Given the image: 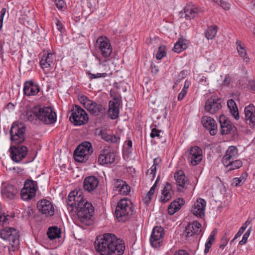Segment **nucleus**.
Here are the masks:
<instances>
[{
  "label": "nucleus",
  "instance_id": "nucleus-60",
  "mask_svg": "<svg viewBox=\"0 0 255 255\" xmlns=\"http://www.w3.org/2000/svg\"><path fill=\"white\" fill-rule=\"evenodd\" d=\"M6 11V10L5 8H3L1 10L0 15V22H3V17L5 14Z\"/></svg>",
  "mask_w": 255,
  "mask_h": 255
},
{
  "label": "nucleus",
  "instance_id": "nucleus-7",
  "mask_svg": "<svg viewBox=\"0 0 255 255\" xmlns=\"http://www.w3.org/2000/svg\"><path fill=\"white\" fill-rule=\"evenodd\" d=\"M9 132L10 139L13 143H21L25 140V127L22 123H13Z\"/></svg>",
  "mask_w": 255,
  "mask_h": 255
},
{
  "label": "nucleus",
  "instance_id": "nucleus-16",
  "mask_svg": "<svg viewBox=\"0 0 255 255\" xmlns=\"http://www.w3.org/2000/svg\"><path fill=\"white\" fill-rule=\"evenodd\" d=\"M219 122L222 134H227L231 132H233V133H236V128L231 124L230 121L225 116L221 115L220 116Z\"/></svg>",
  "mask_w": 255,
  "mask_h": 255
},
{
  "label": "nucleus",
  "instance_id": "nucleus-33",
  "mask_svg": "<svg viewBox=\"0 0 255 255\" xmlns=\"http://www.w3.org/2000/svg\"><path fill=\"white\" fill-rule=\"evenodd\" d=\"M17 193V189L12 185H7L2 191L3 196L9 200L14 199Z\"/></svg>",
  "mask_w": 255,
  "mask_h": 255
},
{
  "label": "nucleus",
  "instance_id": "nucleus-19",
  "mask_svg": "<svg viewBox=\"0 0 255 255\" xmlns=\"http://www.w3.org/2000/svg\"><path fill=\"white\" fill-rule=\"evenodd\" d=\"M174 178L176 181L177 190L179 192H183L189 185L188 180L186 177L184 172L179 170L175 173Z\"/></svg>",
  "mask_w": 255,
  "mask_h": 255
},
{
  "label": "nucleus",
  "instance_id": "nucleus-55",
  "mask_svg": "<svg viewBox=\"0 0 255 255\" xmlns=\"http://www.w3.org/2000/svg\"><path fill=\"white\" fill-rule=\"evenodd\" d=\"M157 166L153 165L151 167L150 169L149 170H148V172H149L150 174L152 175V179H153L155 177V173H156V171L157 170Z\"/></svg>",
  "mask_w": 255,
  "mask_h": 255
},
{
  "label": "nucleus",
  "instance_id": "nucleus-18",
  "mask_svg": "<svg viewBox=\"0 0 255 255\" xmlns=\"http://www.w3.org/2000/svg\"><path fill=\"white\" fill-rule=\"evenodd\" d=\"M222 108L221 101L219 99L211 98L205 103V109L206 112L213 114Z\"/></svg>",
  "mask_w": 255,
  "mask_h": 255
},
{
  "label": "nucleus",
  "instance_id": "nucleus-62",
  "mask_svg": "<svg viewBox=\"0 0 255 255\" xmlns=\"http://www.w3.org/2000/svg\"><path fill=\"white\" fill-rule=\"evenodd\" d=\"M33 214V210L30 207H28L27 208L25 209L24 211V214L25 215H31Z\"/></svg>",
  "mask_w": 255,
  "mask_h": 255
},
{
  "label": "nucleus",
  "instance_id": "nucleus-38",
  "mask_svg": "<svg viewBox=\"0 0 255 255\" xmlns=\"http://www.w3.org/2000/svg\"><path fill=\"white\" fill-rule=\"evenodd\" d=\"M47 235L51 240H53L60 237V231L57 227H50L47 231Z\"/></svg>",
  "mask_w": 255,
  "mask_h": 255
},
{
  "label": "nucleus",
  "instance_id": "nucleus-46",
  "mask_svg": "<svg viewBox=\"0 0 255 255\" xmlns=\"http://www.w3.org/2000/svg\"><path fill=\"white\" fill-rule=\"evenodd\" d=\"M25 117L28 121L32 122L35 123L38 120V119H36V116L33 112V108L31 111L28 112L25 114Z\"/></svg>",
  "mask_w": 255,
  "mask_h": 255
},
{
  "label": "nucleus",
  "instance_id": "nucleus-4",
  "mask_svg": "<svg viewBox=\"0 0 255 255\" xmlns=\"http://www.w3.org/2000/svg\"><path fill=\"white\" fill-rule=\"evenodd\" d=\"M133 211L131 201L127 199L120 200L115 210V215L120 222H125L132 215Z\"/></svg>",
  "mask_w": 255,
  "mask_h": 255
},
{
  "label": "nucleus",
  "instance_id": "nucleus-20",
  "mask_svg": "<svg viewBox=\"0 0 255 255\" xmlns=\"http://www.w3.org/2000/svg\"><path fill=\"white\" fill-rule=\"evenodd\" d=\"M255 107L253 104L247 106L245 108V120L251 128H255Z\"/></svg>",
  "mask_w": 255,
  "mask_h": 255
},
{
  "label": "nucleus",
  "instance_id": "nucleus-17",
  "mask_svg": "<svg viewBox=\"0 0 255 255\" xmlns=\"http://www.w3.org/2000/svg\"><path fill=\"white\" fill-rule=\"evenodd\" d=\"M115 160V155L111 151L109 148H104L101 151L98 158V162L100 164L112 163Z\"/></svg>",
  "mask_w": 255,
  "mask_h": 255
},
{
  "label": "nucleus",
  "instance_id": "nucleus-54",
  "mask_svg": "<svg viewBox=\"0 0 255 255\" xmlns=\"http://www.w3.org/2000/svg\"><path fill=\"white\" fill-rule=\"evenodd\" d=\"M187 91H186L185 89H182L181 92L179 94L178 96V100L181 101L186 96L187 94Z\"/></svg>",
  "mask_w": 255,
  "mask_h": 255
},
{
  "label": "nucleus",
  "instance_id": "nucleus-61",
  "mask_svg": "<svg viewBox=\"0 0 255 255\" xmlns=\"http://www.w3.org/2000/svg\"><path fill=\"white\" fill-rule=\"evenodd\" d=\"M161 162V159L159 157H157L154 159L153 160V165L156 166L157 167L159 166V164Z\"/></svg>",
  "mask_w": 255,
  "mask_h": 255
},
{
  "label": "nucleus",
  "instance_id": "nucleus-10",
  "mask_svg": "<svg viewBox=\"0 0 255 255\" xmlns=\"http://www.w3.org/2000/svg\"><path fill=\"white\" fill-rule=\"evenodd\" d=\"M85 201L83 192L80 190H74L71 191L66 199L67 205L71 207H75L76 209Z\"/></svg>",
  "mask_w": 255,
  "mask_h": 255
},
{
  "label": "nucleus",
  "instance_id": "nucleus-50",
  "mask_svg": "<svg viewBox=\"0 0 255 255\" xmlns=\"http://www.w3.org/2000/svg\"><path fill=\"white\" fill-rule=\"evenodd\" d=\"M153 194L149 192L148 191V192L147 193V194L146 195V196L143 198V202L146 204H148L149 203V202H150L151 201V199L152 198V197L153 196Z\"/></svg>",
  "mask_w": 255,
  "mask_h": 255
},
{
  "label": "nucleus",
  "instance_id": "nucleus-6",
  "mask_svg": "<svg viewBox=\"0 0 255 255\" xmlns=\"http://www.w3.org/2000/svg\"><path fill=\"white\" fill-rule=\"evenodd\" d=\"M89 117L85 112L79 106H75L71 111L70 120L75 126H81L88 122Z\"/></svg>",
  "mask_w": 255,
  "mask_h": 255
},
{
  "label": "nucleus",
  "instance_id": "nucleus-51",
  "mask_svg": "<svg viewBox=\"0 0 255 255\" xmlns=\"http://www.w3.org/2000/svg\"><path fill=\"white\" fill-rule=\"evenodd\" d=\"M231 78L229 74L225 75V77L222 82V85L224 86H228L231 82Z\"/></svg>",
  "mask_w": 255,
  "mask_h": 255
},
{
  "label": "nucleus",
  "instance_id": "nucleus-5",
  "mask_svg": "<svg viewBox=\"0 0 255 255\" xmlns=\"http://www.w3.org/2000/svg\"><path fill=\"white\" fill-rule=\"evenodd\" d=\"M93 149L90 142L85 141L79 145L74 152V157L76 161H86L92 153Z\"/></svg>",
  "mask_w": 255,
  "mask_h": 255
},
{
  "label": "nucleus",
  "instance_id": "nucleus-1",
  "mask_svg": "<svg viewBox=\"0 0 255 255\" xmlns=\"http://www.w3.org/2000/svg\"><path fill=\"white\" fill-rule=\"evenodd\" d=\"M95 246L96 251L101 255H122L125 250L124 241L112 233L98 237Z\"/></svg>",
  "mask_w": 255,
  "mask_h": 255
},
{
  "label": "nucleus",
  "instance_id": "nucleus-63",
  "mask_svg": "<svg viewBox=\"0 0 255 255\" xmlns=\"http://www.w3.org/2000/svg\"><path fill=\"white\" fill-rule=\"evenodd\" d=\"M247 176H248L247 173L246 172H245V173H243L241 175V176L240 177H239L238 178H240V180H242L241 182H243V183H244L246 181Z\"/></svg>",
  "mask_w": 255,
  "mask_h": 255
},
{
  "label": "nucleus",
  "instance_id": "nucleus-21",
  "mask_svg": "<svg viewBox=\"0 0 255 255\" xmlns=\"http://www.w3.org/2000/svg\"><path fill=\"white\" fill-rule=\"evenodd\" d=\"M27 153V149L25 146L11 147V158L14 162H18L26 156Z\"/></svg>",
  "mask_w": 255,
  "mask_h": 255
},
{
  "label": "nucleus",
  "instance_id": "nucleus-25",
  "mask_svg": "<svg viewBox=\"0 0 255 255\" xmlns=\"http://www.w3.org/2000/svg\"><path fill=\"white\" fill-rule=\"evenodd\" d=\"M86 109L95 116L103 115L105 113V108L103 105L92 100L87 104Z\"/></svg>",
  "mask_w": 255,
  "mask_h": 255
},
{
  "label": "nucleus",
  "instance_id": "nucleus-24",
  "mask_svg": "<svg viewBox=\"0 0 255 255\" xmlns=\"http://www.w3.org/2000/svg\"><path fill=\"white\" fill-rule=\"evenodd\" d=\"M120 105L119 98H115L113 101H110L108 111V116L112 119H117L120 113L119 106Z\"/></svg>",
  "mask_w": 255,
  "mask_h": 255
},
{
  "label": "nucleus",
  "instance_id": "nucleus-53",
  "mask_svg": "<svg viewBox=\"0 0 255 255\" xmlns=\"http://www.w3.org/2000/svg\"><path fill=\"white\" fill-rule=\"evenodd\" d=\"M241 181L242 180H240V178L236 177L233 179L232 184L236 187H238L244 184Z\"/></svg>",
  "mask_w": 255,
  "mask_h": 255
},
{
  "label": "nucleus",
  "instance_id": "nucleus-57",
  "mask_svg": "<svg viewBox=\"0 0 255 255\" xmlns=\"http://www.w3.org/2000/svg\"><path fill=\"white\" fill-rule=\"evenodd\" d=\"M245 230H246V229L245 228V227L242 226L241 228L239 229L238 233L236 234L234 238L233 239V240H235L238 238L240 237L242 235V234L244 233V232L245 231Z\"/></svg>",
  "mask_w": 255,
  "mask_h": 255
},
{
  "label": "nucleus",
  "instance_id": "nucleus-3",
  "mask_svg": "<svg viewBox=\"0 0 255 255\" xmlns=\"http://www.w3.org/2000/svg\"><path fill=\"white\" fill-rule=\"evenodd\" d=\"M33 112L36 119L45 124H53L56 120V114L50 107L36 106L33 108Z\"/></svg>",
  "mask_w": 255,
  "mask_h": 255
},
{
  "label": "nucleus",
  "instance_id": "nucleus-32",
  "mask_svg": "<svg viewBox=\"0 0 255 255\" xmlns=\"http://www.w3.org/2000/svg\"><path fill=\"white\" fill-rule=\"evenodd\" d=\"M185 201L182 198H178L173 201L168 208V213L172 215L181 207V206L184 204Z\"/></svg>",
  "mask_w": 255,
  "mask_h": 255
},
{
  "label": "nucleus",
  "instance_id": "nucleus-8",
  "mask_svg": "<svg viewBox=\"0 0 255 255\" xmlns=\"http://www.w3.org/2000/svg\"><path fill=\"white\" fill-rule=\"evenodd\" d=\"M76 210L78 219L83 223L91 219L94 212L92 204L87 201L81 204Z\"/></svg>",
  "mask_w": 255,
  "mask_h": 255
},
{
  "label": "nucleus",
  "instance_id": "nucleus-14",
  "mask_svg": "<svg viewBox=\"0 0 255 255\" xmlns=\"http://www.w3.org/2000/svg\"><path fill=\"white\" fill-rule=\"evenodd\" d=\"M97 47L104 57H109L112 52L109 40L106 37H100L97 40Z\"/></svg>",
  "mask_w": 255,
  "mask_h": 255
},
{
  "label": "nucleus",
  "instance_id": "nucleus-11",
  "mask_svg": "<svg viewBox=\"0 0 255 255\" xmlns=\"http://www.w3.org/2000/svg\"><path fill=\"white\" fill-rule=\"evenodd\" d=\"M37 209L41 214L49 217L54 215L55 209L53 203L46 199H42L37 203Z\"/></svg>",
  "mask_w": 255,
  "mask_h": 255
},
{
  "label": "nucleus",
  "instance_id": "nucleus-58",
  "mask_svg": "<svg viewBox=\"0 0 255 255\" xmlns=\"http://www.w3.org/2000/svg\"><path fill=\"white\" fill-rule=\"evenodd\" d=\"M173 255H189V254L185 250H179L176 252Z\"/></svg>",
  "mask_w": 255,
  "mask_h": 255
},
{
  "label": "nucleus",
  "instance_id": "nucleus-47",
  "mask_svg": "<svg viewBox=\"0 0 255 255\" xmlns=\"http://www.w3.org/2000/svg\"><path fill=\"white\" fill-rule=\"evenodd\" d=\"M252 230V228L250 227L247 231L246 232V233L244 235L243 237V239L241 241H240L239 244L241 245H244L246 243L248 238H249L251 232Z\"/></svg>",
  "mask_w": 255,
  "mask_h": 255
},
{
  "label": "nucleus",
  "instance_id": "nucleus-34",
  "mask_svg": "<svg viewBox=\"0 0 255 255\" xmlns=\"http://www.w3.org/2000/svg\"><path fill=\"white\" fill-rule=\"evenodd\" d=\"M171 190V185L167 183L162 192V196L160 199L161 202L165 203L171 199L172 196Z\"/></svg>",
  "mask_w": 255,
  "mask_h": 255
},
{
  "label": "nucleus",
  "instance_id": "nucleus-56",
  "mask_svg": "<svg viewBox=\"0 0 255 255\" xmlns=\"http://www.w3.org/2000/svg\"><path fill=\"white\" fill-rule=\"evenodd\" d=\"M217 3L220 4L225 9H229V4L222 0H219L218 2Z\"/></svg>",
  "mask_w": 255,
  "mask_h": 255
},
{
  "label": "nucleus",
  "instance_id": "nucleus-42",
  "mask_svg": "<svg viewBox=\"0 0 255 255\" xmlns=\"http://www.w3.org/2000/svg\"><path fill=\"white\" fill-rule=\"evenodd\" d=\"M237 50L240 56L246 60V62H248L249 58L247 56L246 51L240 43L237 45Z\"/></svg>",
  "mask_w": 255,
  "mask_h": 255
},
{
  "label": "nucleus",
  "instance_id": "nucleus-15",
  "mask_svg": "<svg viewBox=\"0 0 255 255\" xmlns=\"http://www.w3.org/2000/svg\"><path fill=\"white\" fill-rule=\"evenodd\" d=\"M203 158L202 150L197 146L191 147L188 155V160L193 166L198 164Z\"/></svg>",
  "mask_w": 255,
  "mask_h": 255
},
{
  "label": "nucleus",
  "instance_id": "nucleus-45",
  "mask_svg": "<svg viewBox=\"0 0 255 255\" xmlns=\"http://www.w3.org/2000/svg\"><path fill=\"white\" fill-rule=\"evenodd\" d=\"M87 74L89 77V78L93 79H97L100 78H105L107 76L108 74L106 73H97V74H92L90 72H87Z\"/></svg>",
  "mask_w": 255,
  "mask_h": 255
},
{
  "label": "nucleus",
  "instance_id": "nucleus-49",
  "mask_svg": "<svg viewBox=\"0 0 255 255\" xmlns=\"http://www.w3.org/2000/svg\"><path fill=\"white\" fill-rule=\"evenodd\" d=\"M79 101L81 104H82L85 108L87 107V104L88 103V102H90L91 100L89 99L88 97H87L85 96H82L79 98Z\"/></svg>",
  "mask_w": 255,
  "mask_h": 255
},
{
  "label": "nucleus",
  "instance_id": "nucleus-31",
  "mask_svg": "<svg viewBox=\"0 0 255 255\" xmlns=\"http://www.w3.org/2000/svg\"><path fill=\"white\" fill-rule=\"evenodd\" d=\"M201 227V225L196 221L189 223L185 228L186 236L191 237L197 234L199 231H200Z\"/></svg>",
  "mask_w": 255,
  "mask_h": 255
},
{
  "label": "nucleus",
  "instance_id": "nucleus-59",
  "mask_svg": "<svg viewBox=\"0 0 255 255\" xmlns=\"http://www.w3.org/2000/svg\"><path fill=\"white\" fill-rule=\"evenodd\" d=\"M249 88L253 91H255V81H250L248 85Z\"/></svg>",
  "mask_w": 255,
  "mask_h": 255
},
{
  "label": "nucleus",
  "instance_id": "nucleus-39",
  "mask_svg": "<svg viewBox=\"0 0 255 255\" xmlns=\"http://www.w3.org/2000/svg\"><path fill=\"white\" fill-rule=\"evenodd\" d=\"M218 31V27L216 25H212L208 27L205 36L208 39H213L216 36Z\"/></svg>",
  "mask_w": 255,
  "mask_h": 255
},
{
  "label": "nucleus",
  "instance_id": "nucleus-13",
  "mask_svg": "<svg viewBox=\"0 0 255 255\" xmlns=\"http://www.w3.org/2000/svg\"><path fill=\"white\" fill-rule=\"evenodd\" d=\"M56 56L51 52L45 53L43 54L40 61V65L45 73L48 72L55 64Z\"/></svg>",
  "mask_w": 255,
  "mask_h": 255
},
{
  "label": "nucleus",
  "instance_id": "nucleus-27",
  "mask_svg": "<svg viewBox=\"0 0 255 255\" xmlns=\"http://www.w3.org/2000/svg\"><path fill=\"white\" fill-rule=\"evenodd\" d=\"M206 202L205 200L199 198L197 200L192 209L193 214L197 217L202 218L204 216Z\"/></svg>",
  "mask_w": 255,
  "mask_h": 255
},
{
  "label": "nucleus",
  "instance_id": "nucleus-28",
  "mask_svg": "<svg viewBox=\"0 0 255 255\" xmlns=\"http://www.w3.org/2000/svg\"><path fill=\"white\" fill-rule=\"evenodd\" d=\"M199 9L192 4L186 5L180 13V17L190 20L194 18L198 13Z\"/></svg>",
  "mask_w": 255,
  "mask_h": 255
},
{
  "label": "nucleus",
  "instance_id": "nucleus-36",
  "mask_svg": "<svg viewBox=\"0 0 255 255\" xmlns=\"http://www.w3.org/2000/svg\"><path fill=\"white\" fill-rule=\"evenodd\" d=\"M101 134L102 138L107 142L111 143H119L120 142V138L113 134H109L105 131H101Z\"/></svg>",
  "mask_w": 255,
  "mask_h": 255
},
{
  "label": "nucleus",
  "instance_id": "nucleus-2",
  "mask_svg": "<svg viewBox=\"0 0 255 255\" xmlns=\"http://www.w3.org/2000/svg\"><path fill=\"white\" fill-rule=\"evenodd\" d=\"M0 236L3 240L9 242L8 250L10 252L18 250L19 245V234L17 229L11 227H6L1 230Z\"/></svg>",
  "mask_w": 255,
  "mask_h": 255
},
{
  "label": "nucleus",
  "instance_id": "nucleus-37",
  "mask_svg": "<svg viewBox=\"0 0 255 255\" xmlns=\"http://www.w3.org/2000/svg\"><path fill=\"white\" fill-rule=\"evenodd\" d=\"M187 47V41L182 38H180L174 44L173 50L176 53H180L186 49Z\"/></svg>",
  "mask_w": 255,
  "mask_h": 255
},
{
  "label": "nucleus",
  "instance_id": "nucleus-26",
  "mask_svg": "<svg viewBox=\"0 0 255 255\" xmlns=\"http://www.w3.org/2000/svg\"><path fill=\"white\" fill-rule=\"evenodd\" d=\"M40 91L39 86L32 80L24 82L23 93L27 96L36 95Z\"/></svg>",
  "mask_w": 255,
  "mask_h": 255
},
{
  "label": "nucleus",
  "instance_id": "nucleus-48",
  "mask_svg": "<svg viewBox=\"0 0 255 255\" xmlns=\"http://www.w3.org/2000/svg\"><path fill=\"white\" fill-rule=\"evenodd\" d=\"M161 131L157 129L156 128L152 129L151 132L150 134V136L151 138H154L155 137H158L159 138H160V133Z\"/></svg>",
  "mask_w": 255,
  "mask_h": 255
},
{
  "label": "nucleus",
  "instance_id": "nucleus-41",
  "mask_svg": "<svg viewBox=\"0 0 255 255\" xmlns=\"http://www.w3.org/2000/svg\"><path fill=\"white\" fill-rule=\"evenodd\" d=\"M243 165L242 161L239 159H234L232 161L231 163L227 167L229 170H233L239 168Z\"/></svg>",
  "mask_w": 255,
  "mask_h": 255
},
{
  "label": "nucleus",
  "instance_id": "nucleus-23",
  "mask_svg": "<svg viewBox=\"0 0 255 255\" xmlns=\"http://www.w3.org/2000/svg\"><path fill=\"white\" fill-rule=\"evenodd\" d=\"M201 122L203 127L209 131L211 135H214L217 133V126L214 119L205 116L202 118Z\"/></svg>",
  "mask_w": 255,
  "mask_h": 255
},
{
  "label": "nucleus",
  "instance_id": "nucleus-12",
  "mask_svg": "<svg viewBox=\"0 0 255 255\" xmlns=\"http://www.w3.org/2000/svg\"><path fill=\"white\" fill-rule=\"evenodd\" d=\"M164 236L163 228L158 226L154 227L150 238L151 245L154 248L159 247L162 243Z\"/></svg>",
  "mask_w": 255,
  "mask_h": 255
},
{
  "label": "nucleus",
  "instance_id": "nucleus-64",
  "mask_svg": "<svg viewBox=\"0 0 255 255\" xmlns=\"http://www.w3.org/2000/svg\"><path fill=\"white\" fill-rule=\"evenodd\" d=\"M158 178H159V177H158V178H157L155 182L154 183V184L153 185V186L151 187V188H150V190L149 191V192L152 193L153 194H154V193L155 192V190L156 188V183H157V182L158 180Z\"/></svg>",
  "mask_w": 255,
  "mask_h": 255
},
{
  "label": "nucleus",
  "instance_id": "nucleus-29",
  "mask_svg": "<svg viewBox=\"0 0 255 255\" xmlns=\"http://www.w3.org/2000/svg\"><path fill=\"white\" fill-rule=\"evenodd\" d=\"M99 180L97 178L94 176H90L85 178L83 183V187L85 190L91 192L96 189L98 184Z\"/></svg>",
  "mask_w": 255,
  "mask_h": 255
},
{
  "label": "nucleus",
  "instance_id": "nucleus-30",
  "mask_svg": "<svg viewBox=\"0 0 255 255\" xmlns=\"http://www.w3.org/2000/svg\"><path fill=\"white\" fill-rule=\"evenodd\" d=\"M114 190L122 195H127L130 191V187L121 179H117L114 183Z\"/></svg>",
  "mask_w": 255,
  "mask_h": 255
},
{
  "label": "nucleus",
  "instance_id": "nucleus-44",
  "mask_svg": "<svg viewBox=\"0 0 255 255\" xmlns=\"http://www.w3.org/2000/svg\"><path fill=\"white\" fill-rule=\"evenodd\" d=\"M165 47L164 46H160L158 47V51L156 54V57L157 59H161L166 56Z\"/></svg>",
  "mask_w": 255,
  "mask_h": 255
},
{
  "label": "nucleus",
  "instance_id": "nucleus-22",
  "mask_svg": "<svg viewBox=\"0 0 255 255\" xmlns=\"http://www.w3.org/2000/svg\"><path fill=\"white\" fill-rule=\"evenodd\" d=\"M238 155V150L237 148L234 146H230L228 147L226 151L225 155L222 159L223 164L228 167L232 160L236 159Z\"/></svg>",
  "mask_w": 255,
  "mask_h": 255
},
{
  "label": "nucleus",
  "instance_id": "nucleus-40",
  "mask_svg": "<svg viewBox=\"0 0 255 255\" xmlns=\"http://www.w3.org/2000/svg\"><path fill=\"white\" fill-rule=\"evenodd\" d=\"M215 234L216 232L215 231H213L208 238V240L205 245L204 253L205 254L209 252L213 242L215 241Z\"/></svg>",
  "mask_w": 255,
  "mask_h": 255
},
{
  "label": "nucleus",
  "instance_id": "nucleus-9",
  "mask_svg": "<svg viewBox=\"0 0 255 255\" xmlns=\"http://www.w3.org/2000/svg\"><path fill=\"white\" fill-rule=\"evenodd\" d=\"M36 182L30 180H26L23 188L21 190V197L24 200H29L35 197L37 190Z\"/></svg>",
  "mask_w": 255,
  "mask_h": 255
},
{
  "label": "nucleus",
  "instance_id": "nucleus-43",
  "mask_svg": "<svg viewBox=\"0 0 255 255\" xmlns=\"http://www.w3.org/2000/svg\"><path fill=\"white\" fill-rule=\"evenodd\" d=\"M11 218L8 215H5V214L0 215V225L4 226L9 224Z\"/></svg>",
  "mask_w": 255,
  "mask_h": 255
},
{
  "label": "nucleus",
  "instance_id": "nucleus-52",
  "mask_svg": "<svg viewBox=\"0 0 255 255\" xmlns=\"http://www.w3.org/2000/svg\"><path fill=\"white\" fill-rule=\"evenodd\" d=\"M55 3L59 9H62L65 5L63 0H55Z\"/></svg>",
  "mask_w": 255,
  "mask_h": 255
},
{
  "label": "nucleus",
  "instance_id": "nucleus-35",
  "mask_svg": "<svg viewBox=\"0 0 255 255\" xmlns=\"http://www.w3.org/2000/svg\"><path fill=\"white\" fill-rule=\"evenodd\" d=\"M227 105L229 109H230V113L233 117L236 120H239L240 118L238 108L235 102L233 100L230 99L228 100L227 102Z\"/></svg>",
  "mask_w": 255,
  "mask_h": 255
}]
</instances>
